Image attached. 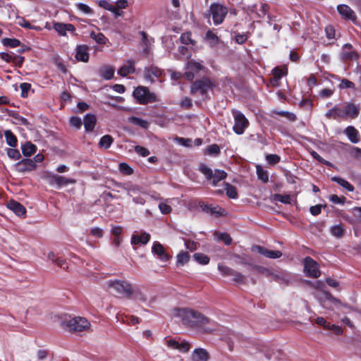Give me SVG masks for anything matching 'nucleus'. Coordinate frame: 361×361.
<instances>
[{
	"mask_svg": "<svg viewBox=\"0 0 361 361\" xmlns=\"http://www.w3.org/2000/svg\"><path fill=\"white\" fill-rule=\"evenodd\" d=\"M173 317H178L184 324L193 326H203L212 322L201 313L188 308H175L173 310Z\"/></svg>",
	"mask_w": 361,
	"mask_h": 361,
	"instance_id": "1",
	"label": "nucleus"
},
{
	"mask_svg": "<svg viewBox=\"0 0 361 361\" xmlns=\"http://www.w3.org/2000/svg\"><path fill=\"white\" fill-rule=\"evenodd\" d=\"M214 86L215 83L213 81L207 78H203L192 83L190 94L194 96L200 95L202 98H206L208 92L211 91Z\"/></svg>",
	"mask_w": 361,
	"mask_h": 361,
	"instance_id": "2",
	"label": "nucleus"
},
{
	"mask_svg": "<svg viewBox=\"0 0 361 361\" xmlns=\"http://www.w3.org/2000/svg\"><path fill=\"white\" fill-rule=\"evenodd\" d=\"M133 95L140 104L145 105L158 102L157 94L154 92H150L146 87H137L134 90Z\"/></svg>",
	"mask_w": 361,
	"mask_h": 361,
	"instance_id": "3",
	"label": "nucleus"
},
{
	"mask_svg": "<svg viewBox=\"0 0 361 361\" xmlns=\"http://www.w3.org/2000/svg\"><path fill=\"white\" fill-rule=\"evenodd\" d=\"M227 13L228 10L224 6L220 4H212L206 16L207 18L212 16L214 24L217 25L223 23Z\"/></svg>",
	"mask_w": 361,
	"mask_h": 361,
	"instance_id": "4",
	"label": "nucleus"
},
{
	"mask_svg": "<svg viewBox=\"0 0 361 361\" xmlns=\"http://www.w3.org/2000/svg\"><path fill=\"white\" fill-rule=\"evenodd\" d=\"M199 169L200 171L205 176L207 180L212 179L214 185H216L220 180L225 179L227 176L224 171L216 169L213 171L212 169L204 164H202Z\"/></svg>",
	"mask_w": 361,
	"mask_h": 361,
	"instance_id": "5",
	"label": "nucleus"
},
{
	"mask_svg": "<svg viewBox=\"0 0 361 361\" xmlns=\"http://www.w3.org/2000/svg\"><path fill=\"white\" fill-rule=\"evenodd\" d=\"M232 116L234 119L233 131L237 135H242L248 127L249 121L245 115L237 109H232Z\"/></svg>",
	"mask_w": 361,
	"mask_h": 361,
	"instance_id": "6",
	"label": "nucleus"
},
{
	"mask_svg": "<svg viewBox=\"0 0 361 361\" xmlns=\"http://www.w3.org/2000/svg\"><path fill=\"white\" fill-rule=\"evenodd\" d=\"M107 283L116 294L128 298L133 294L130 284L125 281H109Z\"/></svg>",
	"mask_w": 361,
	"mask_h": 361,
	"instance_id": "7",
	"label": "nucleus"
},
{
	"mask_svg": "<svg viewBox=\"0 0 361 361\" xmlns=\"http://www.w3.org/2000/svg\"><path fill=\"white\" fill-rule=\"evenodd\" d=\"M66 326L71 331H82L90 328V323L85 317H75L66 322Z\"/></svg>",
	"mask_w": 361,
	"mask_h": 361,
	"instance_id": "8",
	"label": "nucleus"
},
{
	"mask_svg": "<svg viewBox=\"0 0 361 361\" xmlns=\"http://www.w3.org/2000/svg\"><path fill=\"white\" fill-rule=\"evenodd\" d=\"M303 265L305 276L314 279H317L320 276L321 271L319 270V265L310 257H305L303 259Z\"/></svg>",
	"mask_w": 361,
	"mask_h": 361,
	"instance_id": "9",
	"label": "nucleus"
},
{
	"mask_svg": "<svg viewBox=\"0 0 361 361\" xmlns=\"http://www.w3.org/2000/svg\"><path fill=\"white\" fill-rule=\"evenodd\" d=\"M45 178L49 185H56L58 188H61L63 186H66L68 184L75 183V180L73 178H66L50 172L46 173Z\"/></svg>",
	"mask_w": 361,
	"mask_h": 361,
	"instance_id": "10",
	"label": "nucleus"
},
{
	"mask_svg": "<svg viewBox=\"0 0 361 361\" xmlns=\"http://www.w3.org/2000/svg\"><path fill=\"white\" fill-rule=\"evenodd\" d=\"M185 72L184 73V77L188 80H192L195 75H197L200 71H203L205 68L204 66L194 60L189 61L185 65Z\"/></svg>",
	"mask_w": 361,
	"mask_h": 361,
	"instance_id": "11",
	"label": "nucleus"
},
{
	"mask_svg": "<svg viewBox=\"0 0 361 361\" xmlns=\"http://www.w3.org/2000/svg\"><path fill=\"white\" fill-rule=\"evenodd\" d=\"M257 270L259 273L267 277H270L271 279L279 283H285L286 284L289 283V279L283 274H274L271 269L264 267H257Z\"/></svg>",
	"mask_w": 361,
	"mask_h": 361,
	"instance_id": "12",
	"label": "nucleus"
},
{
	"mask_svg": "<svg viewBox=\"0 0 361 361\" xmlns=\"http://www.w3.org/2000/svg\"><path fill=\"white\" fill-rule=\"evenodd\" d=\"M168 347L178 350L180 353H185L189 351L190 345L188 342L182 341L180 342L175 339H169L166 341Z\"/></svg>",
	"mask_w": 361,
	"mask_h": 361,
	"instance_id": "13",
	"label": "nucleus"
},
{
	"mask_svg": "<svg viewBox=\"0 0 361 361\" xmlns=\"http://www.w3.org/2000/svg\"><path fill=\"white\" fill-rule=\"evenodd\" d=\"M342 59L345 61H353L358 58L357 52L353 48L350 44H345L341 51Z\"/></svg>",
	"mask_w": 361,
	"mask_h": 361,
	"instance_id": "14",
	"label": "nucleus"
},
{
	"mask_svg": "<svg viewBox=\"0 0 361 361\" xmlns=\"http://www.w3.org/2000/svg\"><path fill=\"white\" fill-rule=\"evenodd\" d=\"M252 250L269 259H277L282 256V253L279 250H270L260 245L254 246Z\"/></svg>",
	"mask_w": 361,
	"mask_h": 361,
	"instance_id": "15",
	"label": "nucleus"
},
{
	"mask_svg": "<svg viewBox=\"0 0 361 361\" xmlns=\"http://www.w3.org/2000/svg\"><path fill=\"white\" fill-rule=\"evenodd\" d=\"M152 252L157 255L161 262H166L169 259V255L166 252L164 247L159 242H154Z\"/></svg>",
	"mask_w": 361,
	"mask_h": 361,
	"instance_id": "16",
	"label": "nucleus"
},
{
	"mask_svg": "<svg viewBox=\"0 0 361 361\" xmlns=\"http://www.w3.org/2000/svg\"><path fill=\"white\" fill-rule=\"evenodd\" d=\"M150 240V235L146 232L138 233L135 232L131 236V244L133 245H146Z\"/></svg>",
	"mask_w": 361,
	"mask_h": 361,
	"instance_id": "17",
	"label": "nucleus"
},
{
	"mask_svg": "<svg viewBox=\"0 0 361 361\" xmlns=\"http://www.w3.org/2000/svg\"><path fill=\"white\" fill-rule=\"evenodd\" d=\"M325 116L332 119L345 118V109L339 105H335L326 112Z\"/></svg>",
	"mask_w": 361,
	"mask_h": 361,
	"instance_id": "18",
	"label": "nucleus"
},
{
	"mask_svg": "<svg viewBox=\"0 0 361 361\" xmlns=\"http://www.w3.org/2000/svg\"><path fill=\"white\" fill-rule=\"evenodd\" d=\"M18 171L26 172L34 170L37 165L35 164L32 159H23L21 161L18 162L16 165Z\"/></svg>",
	"mask_w": 361,
	"mask_h": 361,
	"instance_id": "19",
	"label": "nucleus"
},
{
	"mask_svg": "<svg viewBox=\"0 0 361 361\" xmlns=\"http://www.w3.org/2000/svg\"><path fill=\"white\" fill-rule=\"evenodd\" d=\"M339 14L345 19L355 21L356 15L355 12L347 5L341 4L337 6Z\"/></svg>",
	"mask_w": 361,
	"mask_h": 361,
	"instance_id": "20",
	"label": "nucleus"
},
{
	"mask_svg": "<svg viewBox=\"0 0 361 361\" xmlns=\"http://www.w3.org/2000/svg\"><path fill=\"white\" fill-rule=\"evenodd\" d=\"M161 71L155 66H149L145 68L144 74L146 80L153 82L155 79L159 78L161 75Z\"/></svg>",
	"mask_w": 361,
	"mask_h": 361,
	"instance_id": "21",
	"label": "nucleus"
},
{
	"mask_svg": "<svg viewBox=\"0 0 361 361\" xmlns=\"http://www.w3.org/2000/svg\"><path fill=\"white\" fill-rule=\"evenodd\" d=\"M7 207L13 212L16 215L20 217H25L26 214L25 207L21 204L20 203L15 201L11 200L7 203Z\"/></svg>",
	"mask_w": 361,
	"mask_h": 361,
	"instance_id": "22",
	"label": "nucleus"
},
{
	"mask_svg": "<svg viewBox=\"0 0 361 361\" xmlns=\"http://www.w3.org/2000/svg\"><path fill=\"white\" fill-rule=\"evenodd\" d=\"M53 28L61 36H66V32H73L75 28L71 23H54Z\"/></svg>",
	"mask_w": 361,
	"mask_h": 361,
	"instance_id": "23",
	"label": "nucleus"
},
{
	"mask_svg": "<svg viewBox=\"0 0 361 361\" xmlns=\"http://www.w3.org/2000/svg\"><path fill=\"white\" fill-rule=\"evenodd\" d=\"M99 6L107 11H109L116 17L121 16L123 13V11H119L118 8L116 7L114 2L110 1L109 0L99 1Z\"/></svg>",
	"mask_w": 361,
	"mask_h": 361,
	"instance_id": "24",
	"label": "nucleus"
},
{
	"mask_svg": "<svg viewBox=\"0 0 361 361\" xmlns=\"http://www.w3.org/2000/svg\"><path fill=\"white\" fill-rule=\"evenodd\" d=\"M135 71V61L133 59H129L118 69V74L122 77H126L128 74L133 73Z\"/></svg>",
	"mask_w": 361,
	"mask_h": 361,
	"instance_id": "25",
	"label": "nucleus"
},
{
	"mask_svg": "<svg viewBox=\"0 0 361 361\" xmlns=\"http://www.w3.org/2000/svg\"><path fill=\"white\" fill-rule=\"evenodd\" d=\"M190 359L192 361H207L209 354L204 348H195L191 353Z\"/></svg>",
	"mask_w": 361,
	"mask_h": 361,
	"instance_id": "26",
	"label": "nucleus"
},
{
	"mask_svg": "<svg viewBox=\"0 0 361 361\" xmlns=\"http://www.w3.org/2000/svg\"><path fill=\"white\" fill-rule=\"evenodd\" d=\"M75 59L82 62H87L89 60L88 48L86 45H78L75 49Z\"/></svg>",
	"mask_w": 361,
	"mask_h": 361,
	"instance_id": "27",
	"label": "nucleus"
},
{
	"mask_svg": "<svg viewBox=\"0 0 361 361\" xmlns=\"http://www.w3.org/2000/svg\"><path fill=\"white\" fill-rule=\"evenodd\" d=\"M324 294L326 299L330 301L331 303H333L336 307H341L348 310H355V308L353 307L347 303L342 302L339 299L336 298L331 293L325 292Z\"/></svg>",
	"mask_w": 361,
	"mask_h": 361,
	"instance_id": "28",
	"label": "nucleus"
},
{
	"mask_svg": "<svg viewBox=\"0 0 361 361\" xmlns=\"http://www.w3.org/2000/svg\"><path fill=\"white\" fill-rule=\"evenodd\" d=\"M97 123V118L94 114H87L84 117V127L85 131L92 132Z\"/></svg>",
	"mask_w": 361,
	"mask_h": 361,
	"instance_id": "29",
	"label": "nucleus"
},
{
	"mask_svg": "<svg viewBox=\"0 0 361 361\" xmlns=\"http://www.w3.org/2000/svg\"><path fill=\"white\" fill-rule=\"evenodd\" d=\"M344 109L345 118L350 116L352 118H355L360 113V106L353 103H348Z\"/></svg>",
	"mask_w": 361,
	"mask_h": 361,
	"instance_id": "30",
	"label": "nucleus"
},
{
	"mask_svg": "<svg viewBox=\"0 0 361 361\" xmlns=\"http://www.w3.org/2000/svg\"><path fill=\"white\" fill-rule=\"evenodd\" d=\"M345 133L348 140L353 143H357L360 141V134L357 130L353 126H349L345 130Z\"/></svg>",
	"mask_w": 361,
	"mask_h": 361,
	"instance_id": "31",
	"label": "nucleus"
},
{
	"mask_svg": "<svg viewBox=\"0 0 361 361\" xmlns=\"http://www.w3.org/2000/svg\"><path fill=\"white\" fill-rule=\"evenodd\" d=\"M127 193L133 197L138 195H147L144 189L137 185H130L126 188Z\"/></svg>",
	"mask_w": 361,
	"mask_h": 361,
	"instance_id": "32",
	"label": "nucleus"
},
{
	"mask_svg": "<svg viewBox=\"0 0 361 361\" xmlns=\"http://www.w3.org/2000/svg\"><path fill=\"white\" fill-rule=\"evenodd\" d=\"M21 149L25 157H30L36 152L37 147L30 142H27L21 146Z\"/></svg>",
	"mask_w": 361,
	"mask_h": 361,
	"instance_id": "33",
	"label": "nucleus"
},
{
	"mask_svg": "<svg viewBox=\"0 0 361 361\" xmlns=\"http://www.w3.org/2000/svg\"><path fill=\"white\" fill-rule=\"evenodd\" d=\"M331 180L338 183L339 185L347 190L348 192L354 191V186L343 178L338 176H334L331 178Z\"/></svg>",
	"mask_w": 361,
	"mask_h": 361,
	"instance_id": "34",
	"label": "nucleus"
},
{
	"mask_svg": "<svg viewBox=\"0 0 361 361\" xmlns=\"http://www.w3.org/2000/svg\"><path fill=\"white\" fill-rule=\"evenodd\" d=\"M331 234L336 238H341L345 233V228L341 224L332 226L330 228Z\"/></svg>",
	"mask_w": 361,
	"mask_h": 361,
	"instance_id": "35",
	"label": "nucleus"
},
{
	"mask_svg": "<svg viewBox=\"0 0 361 361\" xmlns=\"http://www.w3.org/2000/svg\"><path fill=\"white\" fill-rule=\"evenodd\" d=\"M6 142L8 145L15 147L17 145V138L16 135L10 130H7L4 133Z\"/></svg>",
	"mask_w": 361,
	"mask_h": 361,
	"instance_id": "36",
	"label": "nucleus"
},
{
	"mask_svg": "<svg viewBox=\"0 0 361 361\" xmlns=\"http://www.w3.org/2000/svg\"><path fill=\"white\" fill-rule=\"evenodd\" d=\"M100 76L105 80H110L114 77V70L111 67L106 66L99 71Z\"/></svg>",
	"mask_w": 361,
	"mask_h": 361,
	"instance_id": "37",
	"label": "nucleus"
},
{
	"mask_svg": "<svg viewBox=\"0 0 361 361\" xmlns=\"http://www.w3.org/2000/svg\"><path fill=\"white\" fill-rule=\"evenodd\" d=\"M90 37L99 44H105L108 42V39L102 32H90Z\"/></svg>",
	"mask_w": 361,
	"mask_h": 361,
	"instance_id": "38",
	"label": "nucleus"
},
{
	"mask_svg": "<svg viewBox=\"0 0 361 361\" xmlns=\"http://www.w3.org/2000/svg\"><path fill=\"white\" fill-rule=\"evenodd\" d=\"M114 141V139L111 135H106L101 137L99 145L101 148L108 149L111 147Z\"/></svg>",
	"mask_w": 361,
	"mask_h": 361,
	"instance_id": "39",
	"label": "nucleus"
},
{
	"mask_svg": "<svg viewBox=\"0 0 361 361\" xmlns=\"http://www.w3.org/2000/svg\"><path fill=\"white\" fill-rule=\"evenodd\" d=\"M176 264L177 266H183L188 262L190 259V255L187 252H180L176 256Z\"/></svg>",
	"mask_w": 361,
	"mask_h": 361,
	"instance_id": "40",
	"label": "nucleus"
},
{
	"mask_svg": "<svg viewBox=\"0 0 361 361\" xmlns=\"http://www.w3.org/2000/svg\"><path fill=\"white\" fill-rule=\"evenodd\" d=\"M129 121L134 125L140 126L144 129H147L149 126V123L147 121L135 116H131L129 118Z\"/></svg>",
	"mask_w": 361,
	"mask_h": 361,
	"instance_id": "41",
	"label": "nucleus"
},
{
	"mask_svg": "<svg viewBox=\"0 0 361 361\" xmlns=\"http://www.w3.org/2000/svg\"><path fill=\"white\" fill-rule=\"evenodd\" d=\"M9 116L16 121V124L23 126H27L29 124L28 121L25 118L21 116L19 114L15 111H11L9 113Z\"/></svg>",
	"mask_w": 361,
	"mask_h": 361,
	"instance_id": "42",
	"label": "nucleus"
},
{
	"mask_svg": "<svg viewBox=\"0 0 361 361\" xmlns=\"http://www.w3.org/2000/svg\"><path fill=\"white\" fill-rule=\"evenodd\" d=\"M256 172L257 177L263 183H266L269 180V174L261 166L258 165L256 167Z\"/></svg>",
	"mask_w": 361,
	"mask_h": 361,
	"instance_id": "43",
	"label": "nucleus"
},
{
	"mask_svg": "<svg viewBox=\"0 0 361 361\" xmlns=\"http://www.w3.org/2000/svg\"><path fill=\"white\" fill-rule=\"evenodd\" d=\"M18 24L26 29L35 30L37 31H41L42 28L39 26L33 25L30 23L27 20H25L23 18H20L18 21Z\"/></svg>",
	"mask_w": 361,
	"mask_h": 361,
	"instance_id": "44",
	"label": "nucleus"
},
{
	"mask_svg": "<svg viewBox=\"0 0 361 361\" xmlns=\"http://www.w3.org/2000/svg\"><path fill=\"white\" fill-rule=\"evenodd\" d=\"M288 69L286 67L283 68H280L279 67H276L272 70V74L274 75V79L278 81L279 80L282 76L286 75L287 74Z\"/></svg>",
	"mask_w": 361,
	"mask_h": 361,
	"instance_id": "45",
	"label": "nucleus"
},
{
	"mask_svg": "<svg viewBox=\"0 0 361 361\" xmlns=\"http://www.w3.org/2000/svg\"><path fill=\"white\" fill-rule=\"evenodd\" d=\"M206 39L210 46L214 47L219 43V39L212 31L208 30L206 33Z\"/></svg>",
	"mask_w": 361,
	"mask_h": 361,
	"instance_id": "46",
	"label": "nucleus"
},
{
	"mask_svg": "<svg viewBox=\"0 0 361 361\" xmlns=\"http://www.w3.org/2000/svg\"><path fill=\"white\" fill-rule=\"evenodd\" d=\"M193 257L197 262L202 265H206L209 262V257L203 253H195Z\"/></svg>",
	"mask_w": 361,
	"mask_h": 361,
	"instance_id": "47",
	"label": "nucleus"
},
{
	"mask_svg": "<svg viewBox=\"0 0 361 361\" xmlns=\"http://www.w3.org/2000/svg\"><path fill=\"white\" fill-rule=\"evenodd\" d=\"M225 190L226 195L231 199H236L238 197V192L236 188L229 183L225 185Z\"/></svg>",
	"mask_w": 361,
	"mask_h": 361,
	"instance_id": "48",
	"label": "nucleus"
},
{
	"mask_svg": "<svg viewBox=\"0 0 361 361\" xmlns=\"http://www.w3.org/2000/svg\"><path fill=\"white\" fill-rule=\"evenodd\" d=\"M215 235L218 240L223 241L226 245H229L232 243V238L226 233H216Z\"/></svg>",
	"mask_w": 361,
	"mask_h": 361,
	"instance_id": "49",
	"label": "nucleus"
},
{
	"mask_svg": "<svg viewBox=\"0 0 361 361\" xmlns=\"http://www.w3.org/2000/svg\"><path fill=\"white\" fill-rule=\"evenodd\" d=\"M2 43L6 47H17L20 45V42L17 39L4 38L2 39Z\"/></svg>",
	"mask_w": 361,
	"mask_h": 361,
	"instance_id": "50",
	"label": "nucleus"
},
{
	"mask_svg": "<svg viewBox=\"0 0 361 361\" xmlns=\"http://www.w3.org/2000/svg\"><path fill=\"white\" fill-rule=\"evenodd\" d=\"M218 269L220 271L221 274L224 276H231L233 273V269H231L228 267H226L224 264H219Z\"/></svg>",
	"mask_w": 361,
	"mask_h": 361,
	"instance_id": "51",
	"label": "nucleus"
},
{
	"mask_svg": "<svg viewBox=\"0 0 361 361\" xmlns=\"http://www.w3.org/2000/svg\"><path fill=\"white\" fill-rule=\"evenodd\" d=\"M180 40L182 44H195V41L191 38V34L190 32L183 33L180 35Z\"/></svg>",
	"mask_w": 361,
	"mask_h": 361,
	"instance_id": "52",
	"label": "nucleus"
},
{
	"mask_svg": "<svg viewBox=\"0 0 361 361\" xmlns=\"http://www.w3.org/2000/svg\"><path fill=\"white\" fill-rule=\"evenodd\" d=\"M338 87L340 89H355V84L348 80V79L343 78L341 80L340 84L338 85Z\"/></svg>",
	"mask_w": 361,
	"mask_h": 361,
	"instance_id": "53",
	"label": "nucleus"
},
{
	"mask_svg": "<svg viewBox=\"0 0 361 361\" xmlns=\"http://www.w3.org/2000/svg\"><path fill=\"white\" fill-rule=\"evenodd\" d=\"M75 7L80 11H81L82 13H85V14H91L92 13V8L87 6V4H83V3H77L75 4Z\"/></svg>",
	"mask_w": 361,
	"mask_h": 361,
	"instance_id": "54",
	"label": "nucleus"
},
{
	"mask_svg": "<svg viewBox=\"0 0 361 361\" xmlns=\"http://www.w3.org/2000/svg\"><path fill=\"white\" fill-rule=\"evenodd\" d=\"M266 160L269 164L274 165L280 161L281 157L277 154H270L266 156Z\"/></svg>",
	"mask_w": 361,
	"mask_h": 361,
	"instance_id": "55",
	"label": "nucleus"
},
{
	"mask_svg": "<svg viewBox=\"0 0 361 361\" xmlns=\"http://www.w3.org/2000/svg\"><path fill=\"white\" fill-rule=\"evenodd\" d=\"M119 170L126 175H131L133 173V169L126 163H121L119 164Z\"/></svg>",
	"mask_w": 361,
	"mask_h": 361,
	"instance_id": "56",
	"label": "nucleus"
},
{
	"mask_svg": "<svg viewBox=\"0 0 361 361\" xmlns=\"http://www.w3.org/2000/svg\"><path fill=\"white\" fill-rule=\"evenodd\" d=\"M7 155L14 159H19L20 158V152L18 149L9 148L7 149Z\"/></svg>",
	"mask_w": 361,
	"mask_h": 361,
	"instance_id": "57",
	"label": "nucleus"
},
{
	"mask_svg": "<svg viewBox=\"0 0 361 361\" xmlns=\"http://www.w3.org/2000/svg\"><path fill=\"white\" fill-rule=\"evenodd\" d=\"M329 200L335 204H343L345 203V198L344 197H340L336 195H331L329 197Z\"/></svg>",
	"mask_w": 361,
	"mask_h": 361,
	"instance_id": "58",
	"label": "nucleus"
},
{
	"mask_svg": "<svg viewBox=\"0 0 361 361\" xmlns=\"http://www.w3.org/2000/svg\"><path fill=\"white\" fill-rule=\"evenodd\" d=\"M70 124L73 127L79 129L82 126V120L78 116H72L70 118Z\"/></svg>",
	"mask_w": 361,
	"mask_h": 361,
	"instance_id": "59",
	"label": "nucleus"
},
{
	"mask_svg": "<svg viewBox=\"0 0 361 361\" xmlns=\"http://www.w3.org/2000/svg\"><path fill=\"white\" fill-rule=\"evenodd\" d=\"M207 210L209 211L211 214H215L216 215L221 216L223 215L224 213V209H221V207L216 206V207H207Z\"/></svg>",
	"mask_w": 361,
	"mask_h": 361,
	"instance_id": "60",
	"label": "nucleus"
},
{
	"mask_svg": "<svg viewBox=\"0 0 361 361\" xmlns=\"http://www.w3.org/2000/svg\"><path fill=\"white\" fill-rule=\"evenodd\" d=\"M135 151L136 153H137L138 154L143 157H145L149 154V151L147 148L140 145H137L135 147Z\"/></svg>",
	"mask_w": 361,
	"mask_h": 361,
	"instance_id": "61",
	"label": "nucleus"
},
{
	"mask_svg": "<svg viewBox=\"0 0 361 361\" xmlns=\"http://www.w3.org/2000/svg\"><path fill=\"white\" fill-rule=\"evenodd\" d=\"M276 114L284 116L286 118H288L289 121H293L296 119V116L291 112L286 111H276Z\"/></svg>",
	"mask_w": 361,
	"mask_h": 361,
	"instance_id": "62",
	"label": "nucleus"
},
{
	"mask_svg": "<svg viewBox=\"0 0 361 361\" xmlns=\"http://www.w3.org/2000/svg\"><path fill=\"white\" fill-rule=\"evenodd\" d=\"M234 281L237 283H243L245 279V276L240 272L234 270L231 276Z\"/></svg>",
	"mask_w": 361,
	"mask_h": 361,
	"instance_id": "63",
	"label": "nucleus"
},
{
	"mask_svg": "<svg viewBox=\"0 0 361 361\" xmlns=\"http://www.w3.org/2000/svg\"><path fill=\"white\" fill-rule=\"evenodd\" d=\"M325 32L328 39H334L335 37V29L332 25H328L325 28Z\"/></svg>",
	"mask_w": 361,
	"mask_h": 361,
	"instance_id": "64",
	"label": "nucleus"
}]
</instances>
